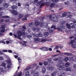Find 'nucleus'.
I'll return each instance as SVG.
<instances>
[{
  "label": "nucleus",
  "instance_id": "57",
  "mask_svg": "<svg viewBox=\"0 0 76 76\" xmlns=\"http://www.w3.org/2000/svg\"><path fill=\"white\" fill-rule=\"evenodd\" d=\"M2 52H4V53H5L6 52H8V51H7V50H3L2 51Z\"/></svg>",
  "mask_w": 76,
  "mask_h": 76
},
{
  "label": "nucleus",
  "instance_id": "33",
  "mask_svg": "<svg viewBox=\"0 0 76 76\" xmlns=\"http://www.w3.org/2000/svg\"><path fill=\"white\" fill-rule=\"evenodd\" d=\"M65 73L64 72H62L60 73V75H59V76H64V75Z\"/></svg>",
  "mask_w": 76,
  "mask_h": 76
},
{
  "label": "nucleus",
  "instance_id": "8",
  "mask_svg": "<svg viewBox=\"0 0 76 76\" xmlns=\"http://www.w3.org/2000/svg\"><path fill=\"white\" fill-rule=\"evenodd\" d=\"M3 6L4 7L7 8V7H9V4L7 3H4L3 4Z\"/></svg>",
  "mask_w": 76,
  "mask_h": 76
},
{
  "label": "nucleus",
  "instance_id": "11",
  "mask_svg": "<svg viewBox=\"0 0 76 76\" xmlns=\"http://www.w3.org/2000/svg\"><path fill=\"white\" fill-rule=\"evenodd\" d=\"M49 34H48V32H46L44 33V35L45 37H47L48 36Z\"/></svg>",
  "mask_w": 76,
  "mask_h": 76
},
{
  "label": "nucleus",
  "instance_id": "55",
  "mask_svg": "<svg viewBox=\"0 0 76 76\" xmlns=\"http://www.w3.org/2000/svg\"><path fill=\"white\" fill-rule=\"evenodd\" d=\"M3 14V12H0V16H1Z\"/></svg>",
  "mask_w": 76,
  "mask_h": 76
},
{
  "label": "nucleus",
  "instance_id": "42",
  "mask_svg": "<svg viewBox=\"0 0 76 76\" xmlns=\"http://www.w3.org/2000/svg\"><path fill=\"white\" fill-rule=\"evenodd\" d=\"M43 63H44V65H45V66H47V65L48 64V62L45 61Z\"/></svg>",
  "mask_w": 76,
  "mask_h": 76
},
{
  "label": "nucleus",
  "instance_id": "59",
  "mask_svg": "<svg viewBox=\"0 0 76 76\" xmlns=\"http://www.w3.org/2000/svg\"><path fill=\"white\" fill-rule=\"evenodd\" d=\"M73 23L74 25H76V21L75 20H74L73 21Z\"/></svg>",
  "mask_w": 76,
  "mask_h": 76
},
{
  "label": "nucleus",
  "instance_id": "29",
  "mask_svg": "<svg viewBox=\"0 0 76 76\" xmlns=\"http://www.w3.org/2000/svg\"><path fill=\"white\" fill-rule=\"evenodd\" d=\"M69 60V58L68 57H66L64 59V61H66L67 62V61Z\"/></svg>",
  "mask_w": 76,
  "mask_h": 76
},
{
  "label": "nucleus",
  "instance_id": "39",
  "mask_svg": "<svg viewBox=\"0 0 76 76\" xmlns=\"http://www.w3.org/2000/svg\"><path fill=\"white\" fill-rule=\"evenodd\" d=\"M33 24H34L33 23H32V22H31V23H30L29 24V26L31 28V27H32V26H33Z\"/></svg>",
  "mask_w": 76,
  "mask_h": 76
},
{
  "label": "nucleus",
  "instance_id": "60",
  "mask_svg": "<svg viewBox=\"0 0 76 76\" xmlns=\"http://www.w3.org/2000/svg\"><path fill=\"white\" fill-rule=\"evenodd\" d=\"M6 43L7 44H9V43H10V41H6Z\"/></svg>",
  "mask_w": 76,
  "mask_h": 76
},
{
  "label": "nucleus",
  "instance_id": "23",
  "mask_svg": "<svg viewBox=\"0 0 76 76\" xmlns=\"http://www.w3.org/2000/svg\"><path fill=\"white\" fill-rule=\"evenodd\" d=\"M72 38H74V40L75 41L76 40V37H75L74 36H71L69 37V39H71Z\"/></svg>",
  "mask_w": 76,
  "mask_h": 76
},
{
  "label": "nucleus",
  "instance_id": "45",
  "mask_svg": "<svg viewBox=\"0 0 76 76\" xmlns=\"http://www.w3.org/2000/svg\"><path fill=\"white\" fill-rule=\"evenodd\" d=\"M0 69L1 70V71L2 72H4V70H3V68H0Z\"/></svg>",
  "mask_w": 76,
  "mask_h": 76
},
{
  "label": "nucleus",
  "instance_id": "25",
  "mask_svg": "<svg viewBox=\"0 0 76 76\" xmlns=\"http://www.w3.org/2000/svg\"><path fill=\"white\" fill-rule=\"evenodd\" d=\"M39 23H40L38 21H36L35 23L36 26H38L39 25Z\"/></svg>",
  "mask_w": 76,
  "mask_h": 76
},
{
  "label": "nucleus",
  "instance_id": "10",
  "mask_svg": "<svg viewBox=\"0 0 76 76\" xmlns=\"http://www.w3.org/2000/svg\"><path fill=\"white\" fill-rule=\"evenodd\" d=\"M59 47L60 48H61V46H58L57 45H56L55 46V47L54 48V50H58V48H59Z\"/></svg>",
  "mask_w": 76,
  "mask_h": 76
},
{
  "label": "nucleus",
  "instance_id": "12",
  "mask_svg": "<svg viewBox=\"0 0 76 76\" xmlns=\"http://www.w3.org/2000/svg\"><path fill=\"white\" fill-rule=\"evenodd\" d=\"M42 72L43 73H45L46 72V70H45V67L42 68Z\"/></svg>",
  "mask_w": 76,
  "mask_h": 76
},
{
  "label": "nucleus",
  "instance_id": "35",
  "mask_svg": "<svg viewBox=\"0 0 76 76\" xmlns=\"http://www.w3.org/2000/svg\"><path fill=\"white\" fill-rule=\"evenodd\" d=\"M53 3H57L58 1V0H52Z\"/></svg>",
  "mask_w": 76,
  "mask_h": 76
},
{
  "label": "nucleus",
  "instance_id": "53",
  "mask_svg": "<svg viewBox=\"0 0 76 76\" xmlns=\"http://www.w3.org/2000/svg\"><path fill=\"white\" fill-rule=\"evenodd\" d=\"M41 20H42V21H43V20L44 19V17H41Z\"/></svg>",
  "mask_w": 76,
  "mask_h": 76
},
{
  "label": "nucleus",
  "instance_id": "30",
  "mask_svg": "<svg viewBox=\"0 0 76 76\" xmlns=\"http://www.w3.org/2000/svg\"><path fill=\"white\" fill-rule=\"evenodd\" d=\"M54 6H55V4L52 3L51 4L50 7H54Z\"/></svg>",
  "mask_w": 76,
  "mask_h": 76
},
{
  "label": "nucleus",
  "instance_id": "26",
  "mask_svg": "<svg viewBox=\"0 0 76 76\" xmlns=\"http://www.w3.org/2000/svg\"><path fill=\"white\" fill-rule=\"evenodd\" d=\"M69 66H70V64L69 62L66 63L65 65V67H69Z\"/></svg>",
  "mask_w": 76,
  "mask_h": 76
},
{
  "label": "nucleus",
  "instance_id": "18",
  "mask_svg": "<svg viewBox=\"0 0 76 76\" xmlns=\"http://www.w3.org/2000/svg\"><path fill=\"white\" fill-rule=\"evenodd\" d=\"M25 75L26 76H29V71L26 72Z\"/></svg>",
  "mask_w": 76,
  "mask_h": 76
},
{
  "label": "nucleus",
  "instance_id": "40",
  "mask_svg": "<svg viewBox=\"0 0 76 76\" xmlns=\"http://www.w3.org/2000/svg\"><path fill=\"white\" fill-rule=\"evenodd\" d=\"M22 20L23 22H25V20H27V18L25 17L22 19Z\"/></svg>",
  "mask_w": 76,
  "mask_h": 76
},
{
  "label": "nucleus",
  "instance_id": "3",
  "mask_svg": "<svg viewBox=\"0 0 76 76\" xmlns=\"http://www.w3.org/2000/svg\"><path fill=\"white\" fill-rule=\"evenodd\" d=\"M66 28L68 29H70L71 28H75V26L73 23H71L69 24L67 23L66 24Z\"/></svg>",
  "mask_w": 76,
  "mask_h": 76
},
{
  "label": "nucleus",
  "instance_id": "34",
  "mask_svg": "<svg viewBox=\"0 0 76 76\" xmlns=\"http://www.w3.org/2000/svg\"><path fill=\"white\" fill-rule=\"evenodd\" d=\"M44 5H45V4L44 3H42L40 4V8H41L42 6H44Z\"/></svg>",
  "mask_w": 76,
  "mask_h": 76
},
{
  "label": "nucleus",
  "instance_id": "9",
  "mask_svg": "<svg viewBox=\"0 0 76 76\" xmlns=\"http://www.w3.org/2000/svg\"><path fill=\"white\" fill-rule=\"evenodd\" d=\"M11 8L13 10H17V7L16 6H12Z\"/></svg>",
  "mask_w": 76,
  "mask_h": 76
},
{
  "label": "nucleus",
  "instance_id": "7",
  "mask_svg": "<svg viewBox=\"0 0 76 76\" xmlns=\"http://www.w3.org/2000/svg\"><path fill=\"white\" fill-rule=\"evenodd\" d=\"M53 20L54 22H58V17L57 16L54 17H53Z\"/></svg>",
  "mask_w": 76,
  "mask_h": 76
},
{
  "label": "nucleus",
  "instance_id": "46",
  "mask_svg": "<svg viewBox=\"0 0 76 76\" xmlns=\"http://www.w3.org/2000/svg\"><path fill=\"white\" fill-rule=\"evenodd\" d=\"M72 47L73 48H76V45H72Z\"/></svg>",
  "mask_w": 76,
  "mask_h": 76
},
{
  "label": "nucleus",
  "instance_id": "64",
  "mask_svg": "<svg viewBox=\"0 0 76 76\" xmlns=\"http://www.w3.org/2000/svg\"><path fill=\"white\" fill-rule=\"evenodd\" d=\"M39 64L40 66H42L43 64H42V62H40L39 63Z\"/></svg>",
  "mask_w": 76,
  "mask_h": 76
},
{
  "label": "nucleus",
  "instance_id": "24",
  "mask_svg": "<svg viewBox=\"0 0 76 76\" xmlns=\"http://www.w3.org/2000/svg\"><path fill=\"white\" fill-rule=\"evenodd\" d=\"M51 29H52V28H54V30H55V29H56V26L53 25L51 27Z\"/></svg>",
  "mask_w": 76,
  "mask_h": 76
},
{
  "label": "nucleus",
  "instance_id": "14",
  "mask_svg": "<svg viewBox=\"0 0 76 76\" xmlns=\"http://www.w3.org/2000/svg\"><path fill=\"white\" fill-rule=\"evenodd\" d=\"M71 53H64V55L67 56H71Z\"/></svg>",
  "mask_w": 76,
  "mask_h": 76
},
{
  "label": "nucleus",
  "instance_id": "2",
  "mask_svg": "<svg viewBox=\"0 0 76 76\" xmlns=\"http://www.w3.org/2000/svg\"><path fill=\"white\" fill-rule=\"evenodd\" d=\"M64 66V64L63 63H59L57 67H58V69L59 70H64V67L63 66Z\"/></svg>",
  "mask_w": 76,
  "mask_h": 76
},
{
  "label": "nucleus",
  "instance_id": "49",
  "mask_svg": "<svg viewBox=\"0 0 76 76\" xmlns=\"http://www.w3.org/2000/svg\"><path fill=\"white\" fill-rule=\"evenodd\" d=\"M61 29H65V27H64V26L62 25L61 27Z\"/></svg>",
  "mask_w": 76,
  "mask_h": 76
},
{
  "label": "nucleus",
  "instance_id": "21",
  "mask_svg": "<svg viewBox=\"0 0 76 76\" xmlns=\"http://www.w3.org/2000/svg\"><path fill=\"white\" fill-rule=\"evenodd\" d=\"M65 23H66V22L65 21H61L60 22V24L61 25H64V24H65Z\"/></svg>",
  "mask_w": 76,
  "mask_h": 76
},
{
  "label": "nucleus",
  "instance_id": "16",
  "mask_svg": "<svg viewBox=\"0 0 76 76\" xmlns=\"http://www.w3.org/2000/svg\"><path fill=\"white\" fill-rule=\"evenodd\" d=\"M27 37L28 39H31L32 38V35H29L27 36Z\"/></svg>",
  "mask_w": 76,
  "mask_h": 76
},
{
  "label": "nucleus",
  "instance_id": "37",
  "mask_svg": "<svg viewBox=\"0 0 76 76\" xmlns=\"http://www.w3.org/2000/svg\"><path fill=\"white\" fill-rule=\"evenodd\" d=\"M56 72H54L53 73L51 74L52 76H56Z\"/></svg>",
  "mask_w": 76,
  "mask_h": 76
},
{
  "label": "nucleus",
  "instance_id": "54",
  "mask_svg": "<svg viewBox=\"0 0 76 76\" xmlns=\"http://www.w3.org/2000/svg\"><path fill=\"white\" fill-rule=\"evenodd\" d=\"M32 29H33V31H35V30H36V28H35V27H33Z\"/></svg>",
  "mask_w": 76,
  "mask_h": 76
},
{
  "label": "nucleus",
  "instance_id": "56",
  "mask_svg": "<svg viewBox=\"0 0 76 76\" xmlns=\"http://www.w3.org/2000/svg\"><path fill=\"white\" fill-rule=\"evenodd\" d=\"M7 68H8V69L10 68V64H8L7 65Z\"/></svg>",
  "mask_w": 76,
  "mask_h": 76
},
{
  "label": "nucleus",
  "instance_id": "32",
  "mask_svg": "<svg viewBox=\"0 0 76 76\" xmlns=\"http://www.w3.org/2000/svg\"><path fill=\"white\" fill-rule=\"evenodd\" d=\"M34 41L36 42L39 41V39L38 38H35L34 39Z\"/></svg>",
  "mask_w": 76,
  "mask_h": 76
},
{
  "label": "nucleus",
  "instance_id": "36",
  "mask_svg": "<svg viewBox=\"0 0 76 76\" xmlns=\"http://www.w3.org/2000/svg\"><path fill=\"white\" fill-rule=\"evenodd\" d=\"M22 28H23V29L24 30H24L25 32V30H26V26H22Z\"/></svg>",
  "mask_w": 76,
  "mask_h": 76
},
{
  "label": "nucleus",
  "instance_id": "31",
  "mask_svg": "<svg viewBox=\"0 0 76 76\" xmlns=\"http://www.w3.org/2000/svg\"><path fill=\"white\" fill-rule=\"evenodd\" d=\"M2 18H5V19H7V18H10V17L6 16H3L2 17Z\"/></svg>",
  "mask_w": 76,
  "mask_h": 76
},
{
  "label": "nucleus",
  "instance_id": "22",
  "mask_svg": "<svg viewBox=\"0 0 76 76\" xmlns=\"http://www.w3.org/2000/svg\"><path fill=\"white\" fill-rule=\"evenodd\" d=\"M75 40H73L71 41L70 42V44H71V45H72H72H73V42H75Z\"/></svg>",
  "mask_w": 76,
  "mask_h": 76
},
{
  "label": "nucleus",
  "instance_id": "28",
  "mask_svg": "<svg viewBox=\"0 0 76 76\" xmlns=\"http://www.w3.org/2000/svg\"><path fill=\"white\" fill-rule=\"evenodd\" d=\"M54 68L51 66L49 67V70H50L51 72H52Z\"/></svg>",
  "mask_w": 76,
  "mask_h": 76
},
{
  "label": "nucleus",
  "instance_id": "1",
  "mask_svg": "<svg viewBox=\"0 0 76 76\" xmlns=\"http://www.w3.org/2000/svg\"><path fill=\"white\" fill-rule=\"evenodd\" d=\"M25 30H22V31H18V36H17V35L15 34H13V36L15 38H17V39H22V38L20 37H22L23 35H25Z\"/></svg>",
  "mask_w": 76,
  "mask_h": 76
},
{
  "label": "nucleus",
  "instance_id": "47",
  "mask_svg": "<svg viewBox=\"0 0 76 76\" xmlns=\"http://www.w3.org/2000/svg\"><path fill=\"white\" fill-rule=\"evenodd\" d=\"M25 18H29V15L28 14L26 15L25 16Z\"/></svg>",
  "mask_w": 76,
  "mask_h": 76
},
{
  "label": "nucleus",
  "instance_id": "20",
  "mask_svg": "<svg viewBox=\"0 0 76 76\" xmlns=\"http://www.w3.org/2000/svg\"><path fill=\"white\" fill-rule=\"evenodd\" d=\"M67 12H64L62 14V16H63V17H64V16H67Z\"/></svg>",
  "mask_w": 76,
  "mask_h": 76
},
{
  "label": "nucleus",
  "instance_id": "15",
  "mask_svg": "<svg viewBox=\"0 0 76 76\" xmlns=\"http://www.w3.org/2000/svg\"><path fill=\"white\" fill-rule=\"evenodd\" d=\"M18 16L19 18H18V19H21V18H23V15L22 14H20L18 15Z\"/></svg>",
  "mask_w": 76,
  "mask_h": 76
},
{
  "label": "nucleus",
  "instance_id": "58",
  "mask_svg": "<svg viewBox=\"0 0 76 76\" xmlns=\"http://www.w3.org/2000/svg\"><path fill=\"white\" fill-rule=\"evenodd\" d=\"M3 22H4V20L2 19H1L0 21V23H3Z\"/></svg>",
  "mask_w": 76,
  "mask_h": 76
},
{
  "label": "nucleus",
  "instance_id": "27",
  "mask_svg": "<svg viewBox=\"0 0 76 76\" xmlns=\"http://www.w3.org/2000/svg\"><path fill=\"white\" fill-rule=\"evenodd\" d=\"M45 4L46 5V6H49V5L50 4V2H47L45 3Z\"/></svg>",
  "mask_w": 76,
  "mask_h": 76
},
{
  "label": "nucleus",
  "instance_id": "4",
  "mask_svg": "<svg viewBox=\"0 0 76 76\" xmlns=\"http://www.w3.org/2000/svg\"><path fill=\"white\" fill-rule=\"evenodd\" d=\"M5 27L4 25H2L1 27V33H4L5 32Z\"/></svg>",
  "mask_w": 76,
  "mask_h": 76
},
{
  "label": "nucleus",
  "instance_id": "51",
  "mask_svg": "<svg viewBox=\"0 0 76 76\" xmlns=\"http://www.w3.org/2000/svg\"><path fill=\"white\" fill-rule=\"evenodd\" d=\"M64 3H65V4H67V5H68L69 4V2L68 1L65 2Z\"/></svg>",
  "mask_w": 76,
  "mask_h": 76
},
{
  "label": "nucleus",
  "instance_id": "48",
  "mask_svg": "<svg viewBox=\"0 0 76 76\" xmlns=\"http://www.w3.org/2000/svg\"><path fill=\"white\" fill-rule=\"evenodd\" d=\"M39 75V73L38 72H36L34 74L35 76H38Z\"/></svg>",
  "mask_w": 76,
  "mask_h": 76
},
{
  "label": "nucleus",
  "instance_id": "41",
  "mask_svg": "<svg viewBox=\"0 0 76 76\" xmlns=\"http://www.w3.org/2000/svg\"><path fill=\"white\" fill-rule=\"evenodd\" d=\"M17 1V0H10V2H11V3H12L13 2H16Z\"/></svg>",
  "mask_w": 76,
  "mask_h": 76
},
{
  "label": "nucleus",
  "instance_id": "19",
  "mask_svg": "<svg viewBox=\"0 0 76 76\" xmlns=\"http://www.w3.org/2000/svg\"><path fill=\"white\" fill-rule=\"evenodd\" d=\"M2 66L4 67V69H6V63H3L2 64Z\"/></svg>",
  "mask_w": 76,
  "mask_h": 76
},
{
  "label": "nucleus",
  "instance_id": "63",
  "mask_svg": "<svg viewBox=\"0 0 76 76\" xmlns=\"http://www.w3.org/2000/svg\"><path fill=\"white\" fill-rule=\"evenodd\" d=\"M45 42V39H42L41 40V42Z\"/></svg>",
  "mask_w": 76,
  "mask_h": 76
},
{
  "label": "nucleus",
  "instance_id": "61",
  "mask_svg": "<svg viewBox=\"0 0 76 76\" xmlns=\"http://www.w3.org/2000/svg\"><path fill=\"white\" fill-rule=\"evenodd\" d=\"M70 60L72 61H74V59H73V57H72L70 58Z\"/></svg>",
  "mask_w": 76,
  "mask_h": 76
},
{
  "label": "nucleus",
  "instance_id": "17",
  "mask_svg": "<svg viewBox=\"0 0 76 76\" xmlns=\"http://www.w3.org/2000/svg\"><path fill=\"white\" fill-rule=\"evenodd\" d=\"M22 72L20 71V72H18L17 73L18 76H21Z\"/></svg>",
  "mask_w": 76,
  "mask_h": 76
},
{
  "label": "nucleus",
  "instance_id": "44",
  "mask_svg": "<svg viewBox=\"0 0 76 76\" xmlns=\"http://www.w3.org/2000/svg\"><path fill=\"white\" fill-rule=\"evenodd\" d=\"M40 26L41 27H42L44 26V23L42 22L40 23Z\"/></svg>",
  "mask_w": 76,
  "mask_h": 76
},
{
  "label": "nucleus",
  "instance_id": "62",
  "mask_svg": "<svg viewBox=\"0 0 76 76\" xmlns=\"http://www.w3.org/2000/svg\"><path fill=\"white\" fill-rule=\"evenodd\" d=\"M8 53H12V51L11 50H8Z\"/></svg>",
  "mask_w": 76,
  "mask_h": 76
},
{
  "label": "nucleus",
  "instance_id": "6",
  "mask_svg": "<svg viewBox=\"0 0 76 76\" xmlns=\"http://www.w3.org/2000/svg\"><path fill=\"white\" fill-rule=\"evenodd\" d=\"M16 10H12V12L13 15L16 16L17 15H18V12H17Z\"/></svg>",
  "mask_w": 76,
  "mask_h": 76
},
{
  "label": "nucleus",
  "instance_id": "52",
  "mask_svg": "<svg viewBox=\"0 0 76 76\" xmlns=\"http://www.w3.org/2000/svg\"><path fill=\"white\" fill-rule=\"evenodd\" d=\"M31 69V67L27 68H26V70H29V69Z\"/></svg>",
  "mask_w": 76,
  "mask_h": 76
},
{
  "label": "nucleus",
  "instance_id": "13",
  "mask_svg": "<svg viewBox=\"0 0 76 76\" xmlns=\"http://www.w3.org/2000/svg\"><path fill=\"white\" fill-rule=\"evenodd\" d=\"M55 29H57L58 31H62L61 28V27H58L57 28H55Z\"/></svg>",
  "mask_w": 76,
  "mask_h": 76
},
{
  "label": "nucleus",
  "instance_id": "38",
  "mask_svg": "<svg viewBox=\"0 0 76 76\" xmlns=\"http://www.w3.org/2000/svg\"><path fill=\"white\" fill-rule=\"evenodd\" d=\"M66 71H71V69L69 67L67 68L66 69Z\"/></svg>",
  "mask_w": 76,
  "mask_h": 76
},
{
  "label": "nucleus",
  "instance_id": "5",
  "mask_svg": "<svg viewBox=\"0 0 76 76\" xmlns=\"http://www.w3.org/2000/svg\"><path fill=\"white\" fill-rule=\"evenodd\" d=\"M40 50H43V51H48V47H43L42 48H40Z\"/></svg>",
  "mask_w": 76,
  "mask_h": 76
},
{
  "label": "nucleus",
  "instance_id": "50",
  "mask_svg": "<svg viewBox=\"0 0 76 76\" xmlns=\"http://www.w3.org/2000/svg\"><path fill=\"white\" fill-rule=\"evenodd\" d=\"M37 35L38 36V37H42V34H38Z\"/></svg>",
  "mask_w": 76,
  "mask_h": 76
},
{
  "label": "nucleus",
  "instance_id": "43",
  "mask_svg": "<svg viewBox=\"0 0 76 76\" xmlns=\"http://www.w3.org/2000/svg\"><path fill=\"white\" fill-rule=\"evenodd\" d=\"M18 60L19 61V63H21L22 62V60L20 58V57H19L18 58Z\"/></svg>",
  "mask_w": 76,
  "mask_h": 76
}]
</instances>
